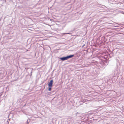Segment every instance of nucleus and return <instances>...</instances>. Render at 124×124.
Instances as JSON below:
<instances>
[{
  "label": "nucleus",
  "mask_w": 124,
  "mask_h": 124,
  "mask_svg": "<svg viewBox=\"0 0 124 124\" xmlns=\"http://www.w3.org/2000/svg\"><path fill=\"white\" fill-rule=\"evenodd\" d=\"M74 56V55H70L66 57L60 58V59L62 61H64L67 60V59L72 58Z\"/></svg>",
  "instance_id": "f257e3e1"
},
{
  "label": "nucleus",
  "mask_w": 124,
  "mask_h": 124,
  "mask_svg": "<svg viewBox=\"0 0 124 124\" xmlns=\"http://www.w3.org/2000/svg\"><path fill=\"white\" fill-rule=\"evenodd\" d=\"M53 80H51L49 83L48 84V86L50 87H51L53 85Z\"/></svg>",
  "instance_id": "f03ea898"
},
{
  "label": "nucleus",
  "mask_w": 124,
  "mask_h": 124,
  "mask_svg": "<svg viewBox=\"0 0 124 124\" xmlns=\"http://www.w3.org/2000/svg\"><path fill=\"white\" fill-rule=\"evenodd\" d=\"M48 90L49 91H51V87H50L48 88Z\"/></svg>",
  "instance_id": "7ed1b4c3"
}]
</instances>
